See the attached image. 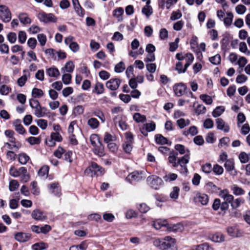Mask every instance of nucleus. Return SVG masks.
<instances>
[{
	"mask_svg": "<svg viewBox=\"0 0 250 250\" xmlns=\"http://www.w3.org/2000/svg\"><path fill=\"white\" fill-rule=\"evenodd\" d=\"M30 238V235L29 233L23 232H18L15 234V239L20 242H25Z\"/></svg>",
	"mask_w": 250,
	"mask_h": 250,
	"instance_id": "19",
	"label": "nucleus"
},
{
	"mask_svg": "<svg viewBox=\"0 0 250 250\" xmlns=\"http://www.w3.org/2000/svg\"><path fill=\"white\" fill-rule=\"evenodd\" d=\"M45 53L54 60H56V56H57V51L52 48L47 49L45 50Z\"/></svg>",
	"mask_w": 250,
	"mask_h": 250,
	"instance_id": "53",
	"label": "nucleus"
},
{
	"mask_svg": "<svg viewBox=\"0 0 250 250\" xmlns=\"http://www.w3.org/2000/svg\"><path fill=\"white\" fill-rule=\"evenodd\" d=\"M153 245L161 250H177L175 239L170 236H166L161 239H156L153 242Z\"/></svg>",
	"mask_w": 250,
	"mask_h": 250,
	"instance_id": "2",
	"label": "nucleus"
},
{
	"mask_svg": "<svg viewBox=\"0 0 250 250\" xmlns=\"http://www.w3.org/2000/svg\"><path fill=\"white\" fill-rule=\"evenodd\" d=\"M74 37L72 36L67 37L64 40V43L69 46V48L72 52L76 53L79 50L80 46L77 42L74 41Z\"/></svg>",
	"mask_w": 250,
	"mask_h": 250,
	"instance_id": "9",
	"label": "nucleus"
},
{
	"mask_svg": "<svg viewBox=\"0 0 250 250\" xmlns=\"http://www.w3.org/2000/svg\"><path fill=\"white\" fill-rule=\"evenodd\" d=\"M31 186L32 187L31 190L32 193L35 195H39L40 194V189L37 186V183L36 181H33L31 183Z\"/></svg>",
	"mask_w": 250,
	"mask_h": 250,
	"instance_id": "58",
	"label": "nucleus"
},
{
	"mask_svg": "<svg viewBox=\"0 0 250 250\" xmlns=\"http://www.w3.org/2000/svg\"><path fill=\"white\" fill-rule=\"evenodd\" d=\"M15 130L19 134H23L26 131L23 125L21 124V121L20 119H17L13 122Z\"/></svg>",
	"mask_w": 250,
	"mask_h": 250,
	"instance_id": "25",
	"label": "nucleus"
},
{
	"mask_svg": "<svg viewBox=\"0 0 250 250\" xmlns=\"http://www.w3.org/2000/svg\"><path fill=\"white\" fill-rule=\"evenodd\" d=\"M233 15L232 13L229 12L227 14V17H225L223 21L226 26H229L231 24L233 20Z\"/></svg>",
	"mask_w": 250,
	"mask_h": 250,
	"instance_id": "48",
	"label": "nucleus"
},
{
	"mask_svg": "<svg viewBox=\"0 0 250 250\" xmlns=\"http://www.w3.org/2000/svg\"><path fill=\"white\" fill-rule=\"evenodd\" d=\"M180 189L178 187H174L172 191L170 193L169 196L173 200L178 199Z\"/></svg>",
	"mask_w": 250,
	"mask_h": 250,
	"instance_id": "44",
	"label": "nucleus"
},
{
	"mask_svg": "<svg viewBox=\"0 0 250 250\" xmlns=\"http://www.w3.org/2000/svg\"><path fill=\"white\" fill-rule=\"evenodd\" d=\"M144 126L145 127L146 131H144V128H143L141 129V132L142 134L145 136L147 135V132L153 131L156 128V125L153 121H151L150 123L145 124Z\"/></svg>",
	"mask_w": 250,
	"mask_h": 250,
	"instance_id": "23",
	"label": "nucleus"
},
{
	"mask_svg": "<svg viewBox=\"0 0 250 250\" xmlns=\"http://www.w3.org/2000/svg\"><path fill=\"white\" fill-rule=\"evenodd\" d=\"M239 50L248 55L250 54V51L248 50L247 44L245 42H241L240 43Z\"/></svg>",
	"mask_w": 250,
	"mask_h": 250,
	"instance_id": "64",
	"label": "nucleus"
},
{
	"mask_svg": "<svg viewBox=\"0 0 250 250\" xmlns=\"http://www.w3.org/2000/svg\"><path fill=\"white\" fill-rule=\"evenodd\" d=\"M224 167L226 171L233 176L237 174V171L234 168V162L232 159H228L226 160L224 164Z\"/></svg>",
	"mask_w": 250,
	"mask_h": 250,
	"instance_id": "14",
	"label": "nucleus"
},
{
	"mask_svg": "<svg viewBox=\"0 0 250 250\" xmlns=\"http://www.w3.org/2000/svg\"><path fill=\"white\" fill-rule=\"evenodd\" d=\"M38 18L41 21L44 23L55 22L57 21V18L54 14L52 13L47 14L43 11L38 14Z\"/></svg>",
	"mask_w": 250,
	"mask_h": 250,
	"instance_id": "8",
	"label": "nucleus"
},
{
	"mask_svg": "<svg viewBox=\"0 0 250 250\" xmlns=\"http://www.w3.org/2000/svg\"><path fill=\"white\" fill-rule=\"evenodd\" d=\"M233 193L235 195H241L245 194V190L241 188L238 187L236 185H234L231 188Z\"/></svg>",
	"mask_w": 250,
	"mask_h": 250,
	"instance_id": "41",
	"label": "nucleus"
},
{
	"mask_svg": "<svg viewBox=\"0 0 250 250\" xmlns=\"http://www.w3.org/2000/svg\"><path fill=\"white\" fill-rule=\"evenodd\" d=\"M221 56L219 54H216L214 56L209 58V62L214 65H218L221 62Z\"/></svg>",
	"mask_w": 250,
	"mask_h": 250,
	"instance_id": "52",
	"label": "nucleus"
},
{
	"mask_svg": "<svg viewBox=\"0 0 250 250\" xmlns=\"http://www.w3.org/2000/svg\"><path fill=\"white\" fill-rule=\"evenodd\" d=\"M84 172L91 177L101 176L104 173V169L95 162L91 163L90 165L85 170Z\"/></svg>",
	"mask_w": 250,
	"mask_h": 250,
	"instance_id": "3",
	"label": "nucleus"
},
{
	"mask_svg": "<svg viewBox=\"0 0 250 250\" xmlns=\"http://www.w3.org/2000/svg\"><path fill=\"white\" fill-rule=\"evenodd\" d=\"M228 234L232 237H240L243 236V232L235 226L228 227L227 228Z\"/></svg>",
	"mask_w": 250,
	"mask_h": 250,
	"instance_id": "15",
	"label": "nucleus"
},
{
	"mask_svg": "<svg viewBox=\"0 0 250 250\" xmlns=\"http://www.w3.org/2000/svg\"><path fill=\"white\" fill-rule=\"evenodd\" d=\"M11 89L6 85H2L0 86V93L3 95H7L9 94Z\"/></svg>",
	"mask_w": 250,
	"mask_h": 250,
	"instance_id": "61",
	"label": "nucleus"
},
{
	"mask_svg": "<svg viewBox=\"0 0 250 250\" xmlns=\"http://www.w3.org/2000/svg\"><path fill=\"white\" fill-rule=\"evenodd\" d=\"M37 125L42 129L46 128L48 125L47 121L44 119H38L36 120Z\"/></svg>",
	"mask_w": 250,
	"mask_h": 250,
	"instance_id": "56",
	"label": "nucleus"
},
{
	"mask_svg": "<svg viewBox=\"0 0 250 250\" xmlns=\"http://www.w3.org/2000/svg\"><path fill=\"white\" fill-rule=\"evenodd\" d=\"M94 91L97 94H101L104 92V84L100 82H97L95 85Z\"/></svg>",
	"mask_w": 250,
	"mask_h": 250,
	"instance_id": "50",
	"label": "nucleus"
},
{
	"mask_svg": "<svg viewBox=\"0 0 250 250\" xmlns=\"http://www.w3.org/2000/svg\"><path fill=\"white\" fill-rule=\"evenodd\" d=\"M87 125L91 128L95 129L99 127L100 123L97 119L92 117L87 120Z\"/></svg>",
	"mask_w": 250,
	"mask_h": 250,
	"instance_id": "34",
	"label": "nucleus"
},
{
	"mask_svg": "<svg viewBox=\"0 0 250 250\" xmlns=\"http://www.w3.org/2000/svg\"><path fill=\"white\" fill-rule=\"evenodd\" d=\"M147 185L152 188L158 190L163 184V180L156 175H151L146 179Z\"/></svg>",
	"mask_w": 250,
	"mask_h": 250,
	"instance_id": "4",
	"label": "nucleus"
},
{
	"mask_svg": "<svg viewBox=\"0 0 250 250\" xmlns=\"http://www.w3.org/2000/svg\"><path fill=\"white\" fill-rule=\"evenodd\" d=\"M175 69L178 71V73L180 74L182 73H185L187 69L185 68V65L183 67V65L182 62H178L176 64Z\"/></svg>",
	"mask_w": 250,
	"mask_h": 250,
	"instance_id": "59",
	"label": "nucleus"
},
{
	"mask_svg": "<svg viewBox=\"0 0 250 250\" xmlns=\"http://www.w3.org/2000/svg\"><path fill=\"white\" fill-rule=\"evenodd\" d=\"M245 202V200L242 197L236 198L235 200H233L231 202H228L230 204L231 207L233 208H239L241 205L243 204Z\"/></svg>",
	"mask_w": 250,
	"mask_h": 250,
	"instance_id": "30",
	"label": "nucleus"
},
{
	"mask_svg": "<svg viewBox=\"0 0 250 250\" xmlns=\"http://www.w3.org/2000/svg\"><path fill=\"white\" fill-rule=\"evenodd\" d=\"M29 159V157L24 153L19 154V161L21 165H25Z\"/></svg>",
	"mask_w": 250,
	"mask_h": 250,
	"instance_id": "46",
	"label": "nucleus"
},
{
	"mask_svg": "<svg viewBox=\"0 0 250 250\" xmlns=\"http://www.w3.org/2000/svg\"><path fill=\"white\" fill-rule=\"evenodd\" d=\"M121 81L118 78H112L106 83V86L111 90H117L121 84Z\"/></svg>",
	"mask_w": 250,
	"mask_h": 250,
	"instance_id": "10",
	"label": "nucleus"
},
{
	"mask_svg": "<svg viewBox=\"0 0 250 250\" xmlns=\"http://www.w3.org/2000/svg\"><path fill=\"white\" fill-rule=\"evenodd\" d=\"M133 118L137 123H143L146 121V116L141 115L139 113H135L133 115Z\"/></svg>",
	"mask_w": 250,
	"mask_h": 250,
	"instance_id": "47",
	"label": "nucleus"
},
{
	"mask_svg": "<svg viewBox=\"0 0 250 250\" xmlns=\"http://www.w3.org/2000/svg\"><path fill=\"white\" fill-rule=\"evenodd\" d=\"M210 239L213 242L221 243L225 241V236L221 232H216L210 236Z\"/></svg>",
	"mask_w": 250,
	"mask_h": 250,
	"instance_id": "29",
	"label": "nucleus"
},
{
	"mask_svg": "<svg viewBox=\"0 0 250 250\" xmlns=\"http://www.w3.org/2000/svg\"><path fill=\"white\" fill-rule=\"evenodd\" d=\"M11 18L12 14L8 7L4 5H0V20L4 22H8Z\"/></svg>",
	"mask_w": 250,
	"mask_h": 250,
	"instance_id": "7",
	"label": "nucleus"
},
{
	"mask_svg": "<svg viewBox=\"0 0 250 250\" xmlns=\"http://www.w3.org/2000/svg\"><path fill=\"white\" fill-rule=\"evenodd\" d=\"M193 202L197 205L207 206L209 202V197L205 193H196L193 198Z\"/></svg>",
	"mask_w": 250,
	"mask_h": 250,
	"instance_id": "5",
	"label": "nucleus"
},
{
	"mask_svg": "<svg viewBox=\"0 0 250 250\" xmlns=\"http://www.w3.org/2000/svg\"><path fill=\"white\" fill-rule=\"evenodd\" d=\"M167 229L169 231L176 232L178 231H182L183 229V226L181 224H176L174 225H167Z\"/></svg>",
	"mask_w": 250,
	"mask_h": 250,
	"instance_id": "32",
	"label": "nucleus"
},
{
	"mask_svg": "<svg viewBox=\"0 0 250 250\" xmlns=\"http://www.w3.org/2000/svg\"><path fill=\"white\" fill-rule=\"evenodd\" d=\"M74 69V64L72 61L67 62L64 67L62 68V71L67 73H71Z\"/></svg>",
	"mask_w": 250,
	"mask_h": 250,
	"instance_id": "35",
	"label": "nucleus"
},
{
	"mask_svg": "<svg viewBox=\"0 0 250 250\" xmlns=\"http://www.w3.org/2000/svg\"><path fill=\"white\" fill-rule=\"evenodd\" d=\"M24 74L20 77L17 81V83L20 87H22L25 84L27 79L30 77V73L26 70L23 71Z\"/></svg>",
	"mask_w": 250,
	"mask_h": 250,
	"instance_id": "22",
	"label": "nucleus"
},
{
	"mask_svg": "<svg viewBox=\"0 0 250 250\" xmlns=\"http://www.w3.org/2000/svg\"><path fill=\"white\" fill-rule=\"evenodd\" d=\"M212 170L214 173L217 175H221L224 171L222 167L218 164L214 165Z\"/></svg>",
	"mask_w": 250,
	"mask_h": 250,
	"instance_id": "55",
	"label": "nucleus"
},
{
	"mask_svg": "<svg viewBox=\"0 0 250 250\" xmlns=\"http://www.w3.org/2000/svg\"><path fill=\"white\" fill-rule=\"evenodd\" d=\"M198 133V130L197 127L194 126H190L188 129L184 130L183 132V134L185 136H188V135L191 136H194Z\"/></svg>",
	"mask_w": 250,
	"mask_h": 250,
	"instance_id": "37",
	"label": "nucleus"
},
{
	"mask_svg": "<svg viewBox=\"0 0 250 250\" xmlns=\"http://www.w3.org/2000/svg\"><path fill=\"white\" fill-rule=\"evenodd\" d=\"M73 2L75 10L76 11L77 14L81 17H83L84 12L83 8L81 6L80 4H79L78 0H76V1H74V0H73Z\"/></svg>",
	"mask_w": 250,
	"mask_h": 250,
	"instance_id": "33",
	"label": "nucleus"
},
{
	"mask_svg": "<svg viewBox=\"0 0 250 250\" xmlns=\"http://www.w3.org/2000/svg\"><path fill=\"white\" fill-rule=\"evenodd\" d=\"M31 216L36 220L42 221L46 218V216L43 214V212L38 209H35L32 211Z\"/></svg>",
	"mask_w": 250,
	"mask_h": 250,
	"instance_id": "20",
	"label": "nucleus"
},
{
	"mask_svg": "<svg viewBox=\"0 0 250 250\" xmlns=\"http://www.w3.org/2000/svg\"><path fill=\"white\" fill-rule=\"evenodd\" d=\"M150 3V0H147L146 1V5L145 6L142 10V12L143 14L145 15L146 17H149L153 12L152 7L149 5Z\"/></svg>",
	"mask_w": 250,
	"mask_h": 250,
	"instance_id": "31",
	"label": "nucleus"
},
{
	"mask_svg": "<svg viewBox=\"0 0 250 250\" xmlns=\"http://www.w3.org/2000/svg\"><path fill=\"white\" fill-rule=\"evenodd\" d=\"M90 141L93 146L101 143L99 136L96 134H93L90 136Z\"/></svg>",
	"mask_w": 250,
	"mask_h": 250,
	"instance_id": "45",
	"label": "nucleus"
},
{
	"mask_svg": "<svg viewBox=\"0 0 250 250\" xmlns=\"http://www.w3.org/2000/svg\"><path fill=\"white\" fill-rule=\"evenodd\" d=\"M93 148V152L95 154L100 157L103 156L104 155V147L102 143L94 146Z\"/></svg>",
	"mask_w": 250,
	"mask_h": 250,
	"instance_id": "24",
	"label": "nucleus"
},
{
	"mask_svg": "<svg viewBox=\"0 0 250 250\" xmlns=\"http://www.w3.org/2000/svg\"><path fill=\"white\" fill-rule=\"evenodd\" d=\"M116 140L115 136L112 135L109 133L106 132L104 136V142L107 144L113 142Z\"/></svg>",
	"mask_w": 250,
	"mask_h": 250,
	"instance_id": "63",
	"label": "nucleus"
},
{
	"mask_svg": "<svg viewBox=\"0 0 250 250\" xmlns=\"http://www.w3.org/2000/svg\"><path fill=\"white\" fill-rule=\"evenodd\" d=\"M239 159L242 163H246L250 160V153L247 154L245 152H241L239 155Z\"/></svg>",
	"mask_w": 250,
	"mask_h": 250,
	"instance_id": "42",
	"label": "nucleus"
},
{
	"mask_svg": "<svg viewBox=\"0 0 250 250\" xmlns=\"http://www.w3.org/2000/svg\"><path fill=\"white\" fill-rule=\"evenodd\" d=\"M34 110V114L38 118L43 117L46 115V108L42 107L41 105Z\"/></svg>",
	"mask_w": 250,
	"mask_h": 250,
	"instance_id": "26",
	"label": "nucleus"
},
{
	"mask_svg": "<svg viewBox=\"0 0 250 250\" xmlns=\"http://www.w3.org/2000/svg\"><path fill=\"white\" fill-rule=\"evenodd\" d=\"M176 123L179 128L182 129L190 124V121L188 119L185 120L181 118L176 121Z\"/></svg>",
	"mask_w": 250,
	"mask_h": 250,
	"instance_id": "39",
	"label": "nucleus"
},
{
	"mask_svg": "<svg viewBox=\"0 0 250 250\" xmlns=\"http://www.w3.org/2000/svg\"><path fill=\"white\" fill-rule=\"evenodd\" d=\"M219 195L223 199L224 201L221 202L220 199H215L212 205V209L215 211L220 209L222 211L225 212L229 207L228 202H231L233 200V196L230 194L227 189L221 190Z\"/></svg>",
	"mask_w": 250,
	"mask_h": 250,
	"instance_id": "1",
	"label": "nucleus"
},
{
	"mask_svg": "<svg viewBox=\"0 0 250 250\" xmlns=\"http://www.w3.org/2000/svg\"><path fill=\"white\" fill-rule=\"evenodd\" d=\"M18 17L21 22L24 24H29L31 22V19L28 17L26 13H21L19 14Z\"/></svg>",
	"mask_w": 250,
	"mask_h": 250,
	"instance_id": "36",
	"label": "nucleus"
},
{
	"mask_svg": "<svg viewBox=\"0 0 250 250\" xmlns=\"http://www.w3.org/2000/svg\"><path fill=\"white\" fill-rule=\"evenodd\" d=\"M177 152L172 151L169 152V156L168 157V162L174 167H176L178 166V161H177Z\"/></svg>",
	"mask_w": 250,
	"mask_h": 250,
	"instance_id": "21",
	"label": "nucleus"
},
{
	"mask_svg": "<svg viewBox=\"0 0 250 250\" xmlns=\"http://www.w3.org/2000/svg\"><path fill=\"white\" fill-rule=\"evenodd\" d=\"M43 91L41 89L34 88L32 89V95L34 98H41L43 96Z\"/></svg>",
	"mask_w": 250,
	"mask_h": 250,
	"instance_id": "51",
	"label": "nucleus"
},
{
	"mask_svg": "<svg viewBox=\"0 0 250 250\" xmlns=\"http://www.w3.org/2000/svg\"><path fill=\"white\" fill-rule=\"evenodd\" d=\"M187 151L188 152L187 154L178 159V166L179 165L183 167L186 172L188 170L186 165L189 162L190 159V155L188 150L187 149Z\"/></svg>",
	"mask_w": 250,
	"mask_h": 250,
	"instance_id": "16",
	"label": "nucleus"
},
{
	"mask_svg": "<svg viewBox=\"0 0 250 250\" xmlns=\"http://www.w3.org/2000/svg\"><path fill=\"white\" fill-rule=\"evenodd\" d=\"M125 137L126 140L123 145V149L126 153H130L133 148V135L132 133L127 132L125 133Z\"/></svg>",
	"mask_w": 250,
	"mask_h": 250,
	"instance_id": "6",
	"label": "nucleus"
},
{
	"mask_svg": "<svg viewBox=\"0 0 250 250\" xmlns=\"http://www.w3.org/2000/svg\"><path fill=\"white\" fill-rule=\"evenodd\" d=\"M87 248L86 243L83 242L79 245H74L71 246L69 250H85Z\"/></svg>",
	"mask_w": 250,
	"mask_h": 250,
	"instance_id": "60",
	"label": "nucleus"
},
{
	"mask_svg": "<svg viewBox=\"0 0 250 250\" xmlns=\"http://www.w3.org/2000/svg\"><path fill=\"white\" fill-rule=\"evenodd\" d=\"M216 123L218 129L222 130L225 132H228L229 131V126L222 119L217 118L216 120Z\"/></svg>",
	"mask_w": 250,
	"mask_h": 250,
	"instance_id": "17",
	"label": "nucleus"
},
{
	"mask_svg": "<svg viewBox=\"0 0 250 250\" xmlns=\"http://www.w3.org/2000/svg\"><path fill=\"white\" fill-rule=\"evenodd\" d=\"M177 175L175 173H169L164 176V180L166 182H170L175 180L177 178Z\"/></svg>",
	"mask_w": 250,
	"mask_h": 250,
	"instance_id": "62",
	"label": "nucleus"
},
{
	"mask_svg": "<svg viewBox=\"0 0 250 250\" xmlns=\"http://www.w3.org/2000/svg\"><path fill=\"white\" fill-rule=\"evenodd\" d=\"M152 225L155 229H159L163 227H167L168 223L167 220L156 219L153 221Z\"/></svg>",
	"mask_w": 250,
	"mask_h": 250,
	"instance_id": "27",
	"label": "nucleus"
},
{
	"mask_svg": "<svg viewBox=\"0 0 250 250\" xmlns=\"http://www.w3.org/2000/svg\"><path fill=\"white\" fill-rule=\"evenodd\" d=\"M49 168L47 166H44L42 167L39 170V175L41 177H47L48 174Z\"/></svg>",
	"mask_w": 250,
	"mask_h": 250,
	"instance_id": "54",
	"label": "nucleus"
},
{
	"mask_svg": "<svg viewBox=\"0 0 250 250\" xmlns=\"http://www.w3.org/2000/svg\"><path fill=\"white\" fill-rule=\"evenodd\" d=\"M155 142L158 144L165 145L167 144V139L161 134H157L155 136Z\"/></svg>",
	"mask_w": 250,
	"mask_h": 250,
	"instance_id": "43",
	"label": "nucleus"
},
{
	"mask_svg": "<svg viewBox=\"0 0 250 250\" xmlns=\"http://www.w3.org/2000/svg\"><path fill=\"white\" fill-rule=\"evenodd\" d=\"M8 142H9L5 143V146H7L10 149L17 151L21 146V143L18 141H16L14 137H11L10 139H9Z\"/></svg>",
	"mask_w": 250,
	"mask_h": 250,
	"instance_id": "13",
	"label": "nucleus"
},
{
	"mask_svg": "<svg viewBox=\"0 0 250 250\" xmlns=\"http://www.w3.org/2000/svg\"><path fill=\"white\" fill-rule=\"evenodd\" d=\"M46 73L50 77L57 78L60 74L58 69L54 66L47 68Z\"/></svg>",
	"mask_w": 250,
	"mask_h": 250,
	"instance_id": "28",
	"label": "nucleus"
},
{
	"mask_svg": "<svg viewBox=\"0 0 250 250\" xmlns=\"http://www.w3.org/2000/svg\"><path fill=\"white\" fill-rule=\"evenodd\" d=\"M186 63L185 64V68L187 69L188 67L192 63L194 59V57L192 54L188 53L186 54L185 58Z\"/></svg>",
	"mask_w": 250,
	"mask_h": 250,
	"instance_id": "38",
	"label": "nucleus"
},
{
	"mask_svg": "<svg viewBox=\"0 0 250 250\" xmlns=\"http://www.w3.org/2000/svg\"><path fill=\"white\" fill-rule=\"evenodd\" d=\"M142 171H134L129 174L126 178V180L130 183L138 182L142 180L143 178Z\"/></svg>",
	"mask_w": 250,
	"mask_h": 250,
	"instance_id": "11",
	"label": "nucleus"
},
{
	"mask_svg": "<svg viewBox=\"0 0 250 250\" xmlns=\"http://www.w3.org/2000/svg\"><path fill=\"white\" fill-rule=\"evenodd\" d=\"M192 250H213L208 243H204L195 247Z\"/></svg>",
	"mask_w": 250,
	"mask_h": 250,
	"instance_id": "49",
	"label": "nucleus"
},
{
	"mask_svg": "<svg viewBox=\"0 0 250 250\" xmlns=\"http://www.w3.org/2000/svg\"><path fill=\"white\" fill-rule=\"evenodd\" d=\"M225 107L223 106H217L212 112V116L214 117L220 116L225 111Z\"/></svg>",
	"mask_w": 250,
	"mask_h": 250,
	"instance_id": "40",
	"label": "nucleus"
},
{
	"mask_svg": "<svg viewBox=\"0 0 250 250\" xmlns=\"http://www.w3.org/2000/svg\"><path fill=\"white\" fill-rule=\"evenodd\" d=\"M187 86L183 83H179L175 84L173 86V90L175 94L180 97L186 93Z\"/></svg>",
	"mask_w": 250,
	"mask_h": 250,
	"instance_id": "12",
	"label": "nucleus"
},
{
	"mask_svg": "<svg viewBox=\"0 0 250 250\" xmlns=\"http://www.w3.org/2000/svg\"><path fill=\"white\" fill-rule=\"evenodd\" d=\"M125 63L123 62H120L115 65L114 70L117 73H121L125 70Z\"/></svg>",
	"mask_w": 250,
	"mask_h": 250,
	"instance_id": "57",
	"label": "nucleus"
},
{
	"mask_svg": "<svg viewBox=\"0 0 250 250\" xmlns=\"http://www.w3.org/2000/svg\"><path fill=\"white\" fill-rule=\"evenodd\" d=\"M49 191L55 195L60 196L61 194V189L58 183H53L48 186Z\"/></svg>",
	"mask_w": 250,
	"mask_h": 250,
	"instance_id": "18",
	"label": "nucleus"
}]
</instances>
